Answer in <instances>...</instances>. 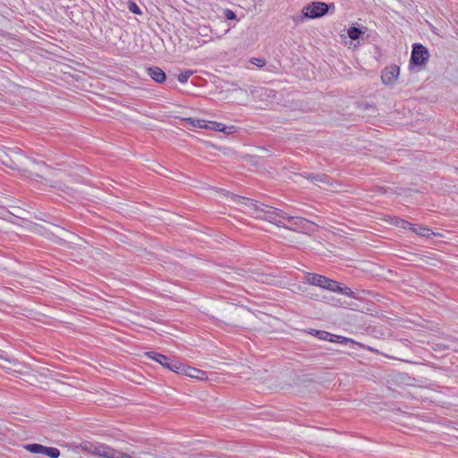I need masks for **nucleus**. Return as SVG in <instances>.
Masks as SVG:
<instances>
[{
  "label": "nucleus",
  "instance_id": "obj_1",
  "mask_svg": "<svg viewBox=\"0 0 458 458\" xmlns=\"http://www.w3.org/2000/svg\"><path fill=\"white\" fill-rule=\"evenodd\" d=\"M242 200L247 201V205L253 208L257 211H260L262 214L258 215V216L267 220L272 224L276 225L277 226L287 227L284 221H285L287 217V213L284 212L279 208H276L271 206L265 205L263 203H258L257 201L250 199H246L243 197H239Z\"/></svg>",
  "mask_w": 458,
  "mask_h": 458
},
{
  "label": "nucleus",
  "instance_id": "obj_2",
  "mask_svg": "<svg viewBox=\"0 0 458 458\" xmlns=\"http://www.w3.org/2000/svg\"><path fill=\"white\" fill-rule=\"evenodd\" d=\"M146 356L150 360L158 362L163 368H165L173 372L177 373L178 369L181 368L180 360L167 357L159 352H146Z\"/></svg>",
  "mask_w": 458,
  "mask_h": 458
},
{
  "label": "nucleus",
  "instance_id": "obj_3",
  "mask_svg": "<svg viewBox=\"0 0 458 458\" xmlns=\"http://www.w3.org/2000/svg\"><path fill=\"white\" fill-rule=\"evenodd\" d=\"M429 57L428 49L421 44H414L411 55L410 64L415 66L425 64Z\"/></svg>",
  "mask_w": 458,
  "mask_h": 458
},
{
  "label": "nucleus",
  "instance_id": "obj_4",
  "mask_svg": "<svg viewBox=\"0 0 458 458\" xmlns=\"http://www.w3.org/2000/svg\"><path fill=\"white\" fill-rule=\"evenodd\" d=\"M329 7L326 3L312 2L303 8L302 13L304 16L315 19L325 15Z\"/></svg>",
  "mask_w": 458,
  "mask_h": 458
},
{
  "label": "nucleus",
  "instance_id": "obj_5",
  "mask_svg": "<svg viewBox=\"0 0 458 458\" xmlns=\"http://www.w3.org/2000/svg\"><path fill=\"white\" fill-rule=\"evenodd\" d=\"M25 450L38 454H45L50 458H58L60 451L55 447H47L40 444H28L24 445Z\"/></svg>",
  "mask_w": 458,
  "mask_h": 458
},
{
  "label": "nucleus",
  "instance_id": "obj_6",
  "mask_svg": "<svg viewBox=\"0 0 458 458\" xmlns=\"http://www.w3.org/2000/svg\"><path fill=\"white\" fill-rule=\"evenodd\" d=\"M400 68L397 65H391L386 67L381 73V80L383 84L391 85L398 78Z\"/></svg>",
  "mask_w": 458,
  "mask_h": 458
},
{
  "label": "nucleus",
  "instance_id": "obj_7",
  "mask_svg": "<svg viewBox=\"0 0 458 458\" xmlns=\"http://www.w3.org/2000/svg\"><path fill=\"white\" fill-rule=\"evenodd\" d=\"M177 374H182L198 379H204L206 375L203 370L187 366L182 362H181V368L178 369Z\"/></svg>",
  "mask_w": 458,
  "mask_h": 458
},
{
  "label": "nucleus",
  "instance_id": "obj_8",
  "mask_svg": "<svg viewBox=\"0 0 458 458\" xmlns=\"http://www.w3.org/2000/svg\"><path fill=\"white\" fill-rule=\"evenodd\" d=\"M305 282L311 285L318 286L324 289L327 277L322 275L314 273H306L304 276Z\"/></svg>",
  "mask_w": 458,
  "mask_h": 458
},
{
  "label": "nucleus",
  "instance_id": "obj_9",
  "mask_svg": "<svg viewBox=\"0 0 458 458\" xmlns=\"http://www.w3.org/2000/svg\"><path fill=\"white\" fill-rule=\"evenodd\" d=\"M146 71L147 74L157 83H162L166 79L165 72L157 66L148 67Z\"/></svg>",
  "mask_w": 458,
  "mask_h": 458
},
{
  "label": "nucleus",
  "instance_id": "obj_10",
  "mask_svg": "<svg viewBox=\"0 0 458 458\" xmlns=\"http://www.w3.org/2000/svg\"><path fill=\"white\" fill-rule=\"evenodd\" d=\"M302 177L311 181L314 183H324L330 184V178L327 174H313V173H303L301 174Z\"/></svg>",
  "mask_w": 458,
  "mask_h": 458
},
{
  "label": "nucleus",
  "instance_id": "obj_11",
  "mask_svg": "<svg viewBox=\"0 0 458 458\" xmlns=\"http://www.w3.org/2000/svg\"><path fill=\"white\" fill-rule=\"evenodd\" d=\"M285 221H288V223L290 224L289 226L286 225L287 226L286 228L293 229V230H296L294 228L295 226L298 228H302V225L306 223V220L303 219L302 217L289 216L288 214H287V217H286Z\"/></svg>",
  "mask_w": 458,
  "mask_h": 458
},
{
  "label": "nucleus",
  "instance_id": "obj_12",
  "mask_svg": "<svg viewBox=\"0 0 458 458\" xmlns=\"http://www.w3.org/2000/svg\"><path fill=\"white\" fill-rule=\"evenodd\" d=\"M412 232L422 237L429 238L434 233L428 227L411 224L410 228Z\"/></svg>",
  "mask_w": 458,
  "mask_h": 458
},
{
  "label": "nucleus",
  "instance_id": "obj_13",
  "mask_svg": "<svg viewBox=\"0 0 458 458\" xmlns=\"http://www.w3.org/2000/svg\"><path fill=\"white\" fill-rule=\"evenodd\" d=\"M366 27L358 28L355 26H352L348 29L347 33L350 38H352V40H357L360 38L361 35H363L366 32Z\"/></svg>",
  "mask_w": 458,
  "mask_h": 458
},
{
  "label": "nucleus",
  "instance_id": "obj_14",
  "mask_svg": "<svg viewBox=\"0 0 458 458\" xmlns=\"http://www.w3.org/2000/svg\"><path fill=\"white\" fill-rule=\"evenodd\" d=\"M340 284L337 281L327 277L324 289L329 290L334 293H337L339 290Z\"/></svg>",
  "mask_w": 458,
  "mask_h": 458
},
{
  "label": "nucleus",
  "instance_id": "obj_15",
  "mask_svg": "<svg viewBox=\"0 0 458 458\" xmlns=\"http://www.w3.org/2000/svg\"><path fill=\"white\" fill-rule=\"evenodd\" d=\"M312 335L317 336L318 338L321 340H327L329 341L330 337H332V334L324 331V330H317V329H311L310 332Z\"/></svg>",
  "mask_w": 458,
  "mask_h": 458
},
{
  "label": "nucleus",
  "instance_id": "obj_16",
  "mask_svg": "<svg viewBox=\"0 0 458 458\" xmlns=\"http://www.w3.org/2000/svg\"><path fill=\"white\" fill-rule=\"evenodd\" d=\"M186 121L192 125L193 127L197 128H205L207 125V121L203 119H198V118H187Z\"/></svg>",
  "mask_w": 458,
  "mask_h": 458
},
{
  "label": "nucleus",
  "instance_id": "obj_17",
  "mask_svg": "<svg viewBox=\"0 0 458 458\" xmlns=\"http://www.w3.org/2000/svg\"><path fill=\"white\" fill-rule=\"evenodd\" d=\"M224 128H225V124H223L221 123L207 121L206 129L213 130L216 131H221L225 130Z\"/></svg>",
  "mask_w": 458,
  "mask_h": 458
},
{
  "label": "nucleus",
  "instance_id": "obj_18",
  "mask_svg": "<svg viewBox=\"0 0 458 458\" xmlns=\"http://www.w3.org/2000/svg\"><path fill=\"white\" fill-rule=\"evenodd\" d=\"M393 224L400 228L406 229L410 228L411 223L407 222L406 220H403L399 217H394L393 218Z\"/></svg>",
  "mask_w": 458,
  "mask_h": 458
},
{
  "label": "nucleus",
  "instance_id": "obj_19",
  "mask_svg": "<svg viewBox=\"0 0 458 458\" xmlns=\"http://www.w3.org/2000/svg\"><path fill=\"white\" fill-rule=\"evenodd\" d=\"M193 74V72L191 71V70H187L183 72H181L177 79L178 81L181 82V83H185L187 82L188 79Z\"/></svg>",
  "mask_w": 458,
  "mask_h": 458
},
{
  "label": "nucleus",
  "instance_id": "obj_20",
  "mask_svg": "<svg viewBox=\"0 0 458 458\" xmlns=\"http://www.w3.org/2000/svg\"><path fill=\"white\" fill-rule=\"evenodd\" d=\"M330 342L333 343H339V344H347L349 342H352L351 339L341 336V335H332V337L329 339Z\"/></svg>",
  "mask_w": 458,
  "mask_h": 458
},
{
  "label": "nucleus",
  "instance_id": "obj_21",
  "mask_svg": "<svg viewBox=\"0 0 458 458\" xmlns=\"http://www.w3.org/2000/svg\"><path fill=\"white\" fill-rule=\"evenodd\" d=\"M128 9L131 13H134V14H142V12L141 10L140 9V7L137 5V4L133 1H130L128 3Z\"/></svg>",
  "mask_w": 458,
  "mask_h": 458
},
{
  "label": "nucleus",
  "instance_id": "obj_22",
  "mask_svg": "<svg viewBox=\"0 0 458 458\" xmlns=\"http://www.w3.org/2000/svg\"><path fill=\"white\" fill-rule=\"evenodd\" d=\"M224 14L226 20L233 21L236 19L235 13L230 9H225Z\"/></svg>",
  "mask_w": 458,
  "mask_h": 458
},
{
  "label": "nucleus",
  "instance_id": "obj_23",
  "mask_svg": "<svg viewBox=\"0 0 458 458\" xmlns=\"http://www.w3.org/2000/svg\"><path fill=\"white\" fill-rule=\"evenodd\" d=\"M338 293H342L346 296H352L353 292L349 287H342L340 285L339 290L337 291Z\"/></svg>",
  "mask_w": 458,
  "mask_h": 458
},
{
  "label": "nucleus",
  "instance_id": "obj_24",
  "mask_svg": "<svg viewBox=\"0 0 458 458\" xmlns=\"http://www.w3.org/2000/svg\"><path fill=\"white\" fill-rule=\"evenodd\" d=\"M447 348L448 347L446 345H445L444 344H440V343L432 344V349L437 352H441V351L446 350Z\"/></svg>",
  "mask_w": 458,
  "mask_h": 458
},
{
  "label": "nucleus",
  "instance_id": "obj_25",
  "mask_svg": "<svg viewBox=\"0 0 458 458\" xmlns=\"http://www.w3.org/2000/svg\"><path fill=\"white\" fill-rule=\"evenodd\" d=\"M251 63L259 67H263L266 64V61L260 58H253Z\"/></svg>",
  "mask_w": 458,
  "mask_h": 458
},
{
  "label": "nucleus",
  "instance_id": "obj_26",
  "mask_svg": "<svg viewBox=\"0 0 458 458\" xmlns=\"http://www.w3.org/2000/svg\"><path fill=\"white\" fill-rule=\"evenodd\" d=\"M222 131L227 134H231L235 131L234 126H225Z\"/></svg>",
  "mask_w": 458,
  "mask_h": 458
}]
</instances>
